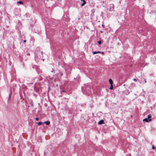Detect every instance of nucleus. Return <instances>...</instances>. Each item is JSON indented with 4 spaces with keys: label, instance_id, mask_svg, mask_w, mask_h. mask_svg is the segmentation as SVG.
Wrapping results in <instances>:
<instances>
[{
    "label": "nucleus",
    "instance_id": "f257e3e1",
    "mask_svg": "<svg viewBox=\"0 0 156 156\" xmlns=\"http://www.w3.org/2000/svg\"><path fill=\"white\" fill-rule=\"evenodd\" d=\"M83 93L89 95L91 93V88L90 85H87L86 86L85 89L83 91Z\"/></svg>",
    "mask_w": 156,
    "mask_h": 156
},
{
    "label": "nucleus",
    "instance_id": "f03ea898",
    "mask_svg": "<svg viewBox=\"0 0 156 156\" xmlns=\"http://www.w3.org/2000/svg\"><path fill=\"white\" fill-rule=\"evenodd\" d=\"M105 123L104 120L101 119L100 120L98 123V125H101L102 124H104Z\"/></svg>",
    "mask_w": 156,
    "mask_h": 156
},
{
    "label": "nucleus",
    "instance_id": "7ed1b4c3",
    "mask_svg": "<svg viewBox=\"0 0 156 156\" xmlns=\"http://www.w3.org/2000/svg\"><path fill=\"white\" fill-rule=\"evenodd\" d=\"M143 121L148 122H151V120L148 119L147 118H146L143 119Z\"/></svg>",
    "mask_w": 156,
    "mask_h": 156
},
{
    "label": "nucleus",
    "instance_id": "20e7f679",
    "mask_svg": "<svg viewBox=\"0 0 156 156\" xmlns=\"http://www.w3.org/2000/svg\"><path fill=\"white\" fill-rule=\"evenodd\" d=\"M152 117V115L151 114H149L148 115L147 119H148L151 120V121L152 120V119H151Z\"/></svg>",
    "mask_w": 156,
    "mask_h": 156
},
{
    "label": "nucleus",
    "instance_id": "39448f33",
    "mask_svg": "<svg viewBox=\"0 0 156 156\" xmlns=\"http://www.w3.org/2000/svg\"><path fill=\"white\" fill-rule=\"evenodd\" d=\"M101 53V52L100 51H94L93 52V53L94 55L98 54V53Z\"/></svg>",
    "mask_w": 156,
    "mask_h": 156
},
{
    "label": "nucleus",
    "instance_id": "423d86ee",
    "mask_svg": "<svg viewBox=\"0 0 156 156\" xmlns=\"http://www.w3.org/2000/svg\"><path fill=\"white\" fill-rule=\"evenodd\" d=\"M44 123H45L47 125H48L50 124V122L49 121H46L44 122Z\"/></svg>",
    "mask_w": 156,
    "mask_h": 156
},
{
    "label": "nucleus",
    "instance_id": "0eeeda50",
    "mask_svg": "<svg viewBox=\"0 0 156 156\" xmlns=\"http://www.w3.org/2000/svg\"><path fill=\"white\" fill-rule=\"evenodd\" d=\"M10 93L9 94V100L10 99L11 96L12 90H10Z\"/></svg>",
    "mask_w": 156,
    "mask_h": 156
},
{
    "label": "nucleus",
    "instance_id": "6e6552de",
    "mask_svg": "<svg viewBox=\"0 0 156 156\" xmlns=\"http://www.w3.org/2000/svg\"><path fill=\"white\" fill-rule=\"evenodd\" d=\"M109 82L111 85L113 84V81H112V80L111 79H109Z\"/></svg>",
    "mask_w": 156,
    "mask_h": 156
},
{
    "label": "nucleus",
    "instance_id": "1a4fd4ad",
    "mask_svg": "<svg viewBox=\"0 0 156 156\" xmlns=\"http://www.w3.org/2000/svg\"><path fill=\"white\" fill-rule=\"evenodd\" d=\"M36 123L38 124V125L40 126L42 124L43 122H37Z\"/></svg>",
    "mask_w": 156,
    "mask_h": 156
},
{
    "label": "nucleus",
    "instance_id": "9d476101",
    "mask_svg": "<svg viewBox=\"0 0 156 156\" xmlns=\"http://www.w3.org/2000/svg\"><path fill=\"white\" fill-rule=\"evenodd\" d=\"M17 3L19 4H21V5L23 4V2H22L21 1H19V2H17Z\"/></svg>",
    "mask_w": 156,
    "mask_h": 156
},
{
    "label": "nucleus",
    "instance_id": "9b49d317",
    "mask_svg": "<svg viewBox=\"0 0 156 156\" xmlns=\"http://www.w3.org/2000/svg\"><path fill=\"white\" fill-rule=\"evenodd\" d=\"M86 3V2L85 1H83V3L81 4V5L83 6Z\"/></svg>",
    "mask_w": 156,
    "mask_h": 156
},
{
    "label": "nucleus",
    "instance_id": "f8f14e48",
    "mask_svg": "<svg viewBox=\"0 0 156 156\" xmlns=\"http://www.w3.org/2000/svg\"><path fill=\"white\" fill-rule=\"evenodd\" d=\"M113 89V86L112 84L111 85V86L109 89L112 90Z\"/></svg>",
    "mask_w": 156,
    "mask_h": 156
},
{
    "label": "nucleus",
    "instance_id": "ddd939ff",
    "mask_svg": "<svg viewBox=\"0 0 156 156\" xmlns=\"http://www.w3.org/2000/svg\"><path fill=\"white\" fill-rule=\"evenodd\" d=\"M98 43L99 44H100L101 43V41H99L98 42Z\"/></svg>",
    "mask_w": 156,
    "mask_h": 156
},
{
    "label": "nucleus",
    "instance_id": "4468645a",
    "mask_svg": "<svg viewBox=\"0 0 156 156\" xmlns=\"http://www.w3.org/2000/svg\"><path fill=\"white\" fill-rule=\"evenodd\" d=\"M30 104L31 106H33V104L32 101L31 102Z\"/></svg>",
    "mask_w": 156,
    "mask_h": 156
},
{
    "label": "nucleus",
    "instance_id": "2eb2a0df",
    "mask_svg": "<svg viewBox=\"0 0 156 156\" xmlns=\"http://www.w3.org/2000/svg\"><path fill=\"white\" fill-rule=\"evenodd\" d=\"M155 148V147L153 145H152V149H154Z\"/></svg>",
    "mask_w": 156,
    "mask_h": 156
},
{
    "label": "nucleus",
    "instance_id": "dca6fc26",
    "mask_svg": "<svg viewBox=\"0 0 156 156\" xmlns=\"http://www.w3.org/2000/svg\"><path fill=\"white\" fill-rule=\"evenodd\" d=\"M35 119L36 121H38L39 119L38 118H36Z\"/></svg>",
    "mask_w": 156,
    "mask_h": 156
},
{
    "label": "nucleus",
    "instance_id": "f3484780",
    "mask_svg": "<svg viewBox=\"0 0 156 156\" xmlns=\"http://www.w3.org/2000/svg\"><path fill=\"white\" fill-rule=\"evenodd\" d=\"M143 81H144L145 82V83H146L147 81H146L145 80V79L144 78V79H143Z\"/></svg>",
    "mask_w": 156,
    "mask_h": 156
},
{
    "label": "nucleus",
    "instance_id": "a211bd4d",
    "mask_svg": "<svg viewBox=\"0 0 156 156\" xmlns=\"http://www.w3.org/2000/svg\"><path fill=\"white\" fill-rule=\"evenodd\" d=\"M62 92H66V91L65 90H62Z\"/></svg>",
    "mask_w": 156,
    "mask_h": 156
},
{
    "label": "nucleus",
    "instance_id": "6ab92c4d",
    "mask_svg": "<svg viewBox=\"0 0 156 156\" xmlns=\"http://www.w3.org/2000/svg\"><path fill=\"white\" fill-rule=\"evenodd\" d=\"M51 72H54V70H53V69H52L51 70Z\"/></svg>",
    "mask_w": 156,
    "mask_h": 156
},
{
    "label": "nucleus",
    "instance_id": "aec40b11",
    "mask_svg": "<svg viewBox=\"0 0 156 156\" xmlns=\"http://www.w3.org/2000/svg\"><path fill=\"white\" fill-rule=\"evenodd\" d=\"M23 42L24 43L26 42V40H24Z\"/></svg>",
    "mask_w": 156,
    "mask_h": 156
},
{
    "label": "nucleus",
    "instance_id": "412c9836",
    "mask_svg": "<svg viewBox=\"0 0 156 156\" xmlns=\"http://www.w3.org/2000/svg\"><path fill=\"white\" fill-rule=\"evenodd\" d=\"M133 80H134V81H136V79H133Z\"/></svg>",
    "mask_w": 156,
    "mask_h": 156
},
{
    "label": "nucleus",
    "instance_id": "4be33fe9",
    "mask_svg": "<svg viewBox=\"0 0 156 156\" xmlns=\"http://www.w3.org/2000/svg\"><path fill=\"white\" fill-rule=\"evenodd\" d=\"M110 9L111 10H112L113 9V7L112 9V8H110Z\"/></svg>",
    "mask_w": 156,
    "mask_h": 156
},
{
    "label": "nucleus",
    "instance_id": "5701e85b",
    "mask_svg": "<svg viewBox=\"0 0 156 156\" xmlns=\"http://www.w3.org/2000/svg\"><path fill=\"white\" fill-rule=\"evenodd\" d=\"M100 32L101 33H102L103 32L102 31H101H101H100Z\"/></svg>",
    "mask_w": 156,
    "mask_h": 156
},
{
    "label": "nucleus",
    "instance_id": "b1692460",
    "mask_svg": "<svg viewBox=\"0 0 156 156\" xmlns=\"http://www.w3.org/2000/svg\"><path fill=\"white\" fill-rule=\"evenodd\" d=\"M102 27H104V25H103V24H102Z\"/></svg>",
    "mask_w": 156,
    "mask_h": 156
},
{
    "label": "nucleus",
    "instance_id": "393cba45",
    "mask_svg": "<svg viewBox=\"0 0 156 156\" xmlns=\"http://www.w3.org/2000/svg\"><path fill=\"white\" fill-rule=\"evenodd\" d=\"M27 55H30V53H28V54H27Z\"/></svg>",
    "mask_w": 156,
    "mask_h": 156
},
{
    "label": "nucleus",
    "instance_id": "a878e982",
    "mask_svg": "<svg viewBox=\"0 0 156 156\" xmlns=\"http://www.w3.org/2000/svg\"><path fill=\"white\" fill-rule=\"evenodd\" d=\"M101 54H104V52H101Z\"/></svg>",
    "mask_w": 156,
    "mask_h": 156
},
{
    "label": "nucleus",
    "instance_id": "bb28decb",
    "mask_svg": "<svg viewBox=\"0 0 156 156\" xmlns=\"http://www.w3.org/2000/svg\"><path fill=\"white\" fill-rule=\"evenodd\" d=\"M81 1H83H83H85V0H81Z\"/></svg>",
    "mask_w": 156,
    "mask_h": 156
},
{
    "label": "nucleus",
    "instance_id": "cd10ccee",
    "mask_svg": "<svg viewBox=\"0 0 156 156\" xmlns=\"http://www.w3.org/2000/svg\"><path fill=\"white\" fill-rule=\"evenodd\" d=\"M132 117V115H131V117Z\"/></svg>",
    "mask_w": 156,
    "mask_h": 156
}]
</instances>
